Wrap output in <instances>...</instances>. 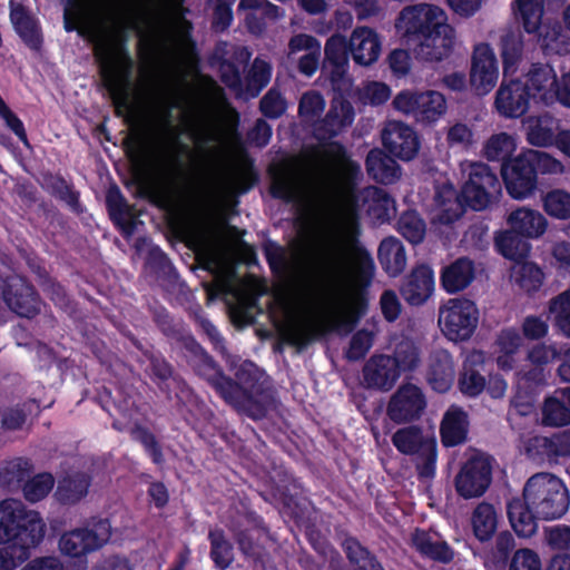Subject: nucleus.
Returning a JSON list of instances; mask_svg holds the SVG:
<instances>
[{
    "label": "nucleus",
    "instance_id": "23",
    "mask_svg": "<svg viewBox=\"0 0 570 570\" xmlns=\"http://www.w3.org/2000/svg\"><path fill=\"white\" fill-rule=\"evenodd\" d=\"M348 42L341 35H333L325 43V68H331V80L337 91L351 86L350 78L345 77L348 68Z\"/></svg>",
    "mask_w": 570,
    "mask_h": 570
},
{
    "label": "nucleus",
    "instance_id": "8",
    "mask_svg": "<svg viewBox=\"0 0 570 570\" xmlns=\"http://www.w3.org/2000/svg\"><path fill=\"white\" fill-rule=\"evenodd\" d=\"M189 242L196 254L205 262L206 268L216 275L215 284L207 286L208 298L233 293L234 288L228 279L232 272V253L224 232L200 224L190 230Z\"/></svg>",
    "mask_w": 570,
    "mask_h": 570
},
{
    "label": "nucleus",
    "instance_id": "63",
    "mask_svg": "<svg viewBox=\"0 0 570 570\" xmlns=\"http://www.w3.org/2000/svg\"><path fill=\"white\" fill-rule=\"evenodd\" d=\"M0 548V570H14L19 563L28 558L30 549H21L11 543Z\"/></svg>",
    "mask_w": 570,
    "mask_h": 570
},
{
    "label": "nucleus",
    "instance_id": "44",
    "mask_svg": "<svg viewBox=\"0 0 570 570\" xmlns=\"http://www.w3.org/2000/svg\"><path fill=\"white\" fill-rule=\"evenodd\" d=\"M412 542L419 552L431 559L442 562H448L452 559V551L449 546L435 534L416 531L412 537Z\"/></svg>",
    "mask_w": 570,
    "mask_h": 570
},
{
    "label": "nucleus",
    "instance_id": "36",
    "mask_svg": "<svg viewBox=\"0 0 570 570\" xmlns=\"http://www.w3.org/2000/svg\"><path fill=\"white\" fill-rule=\"evenodd\" d=\"M107 206L112 220L119 226L126 237H130L139 224L138 210L128 206L116 188L109 189Z\"/></svg>",
    "mask_w": 570,
    "mask_h": 570
},
{
    "label": "nucleus",
    "instance_id": "49",
    "mask_svg": "<svg viewBox=\"0 0 570 570\" xmlns=\"http://www.w3.org/2000/svg\"><path fill=\"white\" fill-rule=\"evenodd\" d=\"M549 312L554 325L564 336L570 337V288L551 299Z\"/></svg>",
    "mask_w": 570,
    "mask_h": 570
},
{
    "label": "nucleus",
    "instance_id": "15",
    "mask_svg": "<svg viewBox=\"0 0 570 570\" xmlns=\"http://www.w3.org/2000/svg\"><path fill=\"white\" fill-rule=\"evenodd\" d=\"M530 78L529 67L521 78L502 81L494 99V108L500 116L519 118L528 111L531 100L541 104Z\"/></svg>",
    "mask_w": 570,
    "mask_h": 570
},
{
    "label": "nucleus",
    "instance_id": "26",
    "mask_svg": "<svg viewBox=\"0 0 570 570\" xmlns=\"http://www.w3.org/2000/svg\"><path fill=\"white\" fill-rule=\"evenodd\" d=\"M527 141L535 147L553 146L560 124L550 114L529 116L522 121Z\"/></svg>",
    "mask_w": 570,
    "mask_h": 570
},
{
    "label": "nucleus",
    "instance_id": "30",
    "mask_svg": "<svg viewBox=\"0 0 570 570\" xmlns=\"http://www.w3.org/2000/svg\"><path fill=\"white\" fill-rule=\"evenodd\" d=\"M8 306L20 316L31 317L39 311L33 289L20 277H12L4 292Z\"/></svg>",
    "mask_w": 570,
    "mask_h": 570
},
{
    "label": "nucleus",
    "instance_id": "34",
    "mask_svg": "<svg viewBox=\"0 0 570 570\" xmlns=\"http://www.w3.org/2000/svg\"><path fill=\"white\" fill-rule=\"evenodd\" d=\"M426 377L436 392L444 393L451 387L454 380V367L446 351L440 350L430 356Z\"/></svg>",
    "mask_w": 570,
    "mask_h": 570
},
{
    "label": "nucleus",
    "instance_id": "13",
    "mask_svg": "<svg viewBox=\"0 0 570 570\" xmlns=\"http://www.w3.org/2000/svg\"><path fill=\"white\" fill-rule=\"evenodd\" d=\"M479 323L476 304L465 297L450 298L439 308V326L442 333L453 342L469 340Z\"/></svg>",
    "mask_w": 570,
    "mask_h": 570
},
{
    "label": "nucleus",
    "instance_id": "6",
    "mask_svg": "<svg viewBox=\"0 0 570 570\" xmlns=\"http://www.w3.org/2000/svg\"><path fill=\"white\" fill-rule=\"evenodd\" d=\"M396 33L406 40H419L417 56L426 61L448 58L456 45L455 28L445 10L433 3L411 4L395 20Z\"/></svg>",
    "mask_w": 570,
    "mask_h": 570
},
{
    "label": "nucleus",
    "instance_id": "14",
    "mask_svg": "<svg viewBox=\"0 0 570 570\" xmlns=\"http://www.w3.org/2000/svg\"><path fill=\"white\" fill-rule=\"evenodd\" d=\"M530 77L542 105L570 109V69L558 77L551 65L537 62L530 66Z\"/></svg>",
    "mask_w": 570,
    "mask_h": 570
},
{
    "label": "nucleus",
    "instance_id": "32",
    "mask_svg": "<svg viewBox=\"0 0 570 570\" xmlns=\"http://www.w3.org/2000/svg\"><path fill=\"white\" fill-rule=\"evenodd\" d=\"M469 431L468 414L458 406H451L441 422V440L444 446H455L465 441Z\"/></svg>",
    "mask_w": 570,
    "mask_h": 570
},
{
    "label": "nucleus",
    "instance_id": "43",
    "mask_svg": "<svg viewBox=\"0 0 570 570\" xmlns=\"http://www.w3.org/2000/svg\"><path fill=\"white\" fill-rule=\"evenodd\" d=\"M504 76L517 72L523 55V37L520 31H508L501 41Z\"/></svg>",
    "mask_w": 570,
    "mask_h": 570
},
{
    "label": "nucleus",
    "instance_id": "18",
    "mask_svg": "<svg viewBox=\"0 0 570 570\" xmlns=\"http://www.w3.org/2000/svg\"><path fill=\"white\" fill-rule=\"evenodd\" d=\"M491 459L480 452H472L455 476L454 485L464 499L479 498L491 483Z\"/></svg>",
    "mask_w": 570,
    "mask_h": 570
},
{
    "label": "nucleus",
    "instance_id": "58",
    "mask_svg": "<svg viewBox=\"0 0 570 570\" xmlns=\"http://www.w3.org/2000/svg\"><path fill=\"white\" fill-rule=\"evenodd\" d=\"M391 96L387 85L380 81H368L358 89V98L364 104L381 105Z\"/></svg>",
    "mask_w": 570,
    "mask_h": 570
},
{
    "label": "nucleus",
    "instance_id": "16",
    "mask_svg": "<svg viewBox=\"0 0 570 570\" xmlns=\"http://www.w3.org/2000/svg\"><path fill=\"white\" fill-rule=\"evenodd\" d=\"M392 441L400 452L416 455L420 476L430 479L434 475L436 440L433 434H423L415 428H404L395 432Z\"/></svg>",
    "mask_w": 570,
    "mask_h": 570
},
{
    "label": "nucleus",
    "instance_id": "9",
    "mask_svg": "<svg viewBox=\"0 0 570 570\" xmlns=\"http://www.w3.org/2000/svg\"><path fill=\"white\" fill-rule=\"evenodd\" d=\"M45 534L46 523L39 512L17 499L0 501V543L32 549L40 544Z\"/></svg>",
    "mask_w": 570,
    "mask_h": 570
},
{
    "label": "nucleus",
    "instance_id": "38",
    "mask_svg": "<svg viewBox=\"0 0 570 570\" xmlns=\"http://www.w3.org/2000/svg\"><path fill=\"white\" fill-rule=\"evenodd\" d=\"M474 269L472 262L460 258L445 266L441 273V285L446 293L463 291L472 282Z\"/></svg>",
    "mask_w": 570,
    "mask_h": 570
},
{
    "label": "nucleus",
    "instance_id": "25",
    "mask_svg": "<svg viewBox=\"0 0 570 570\" xmlns=\"http://www.w3.org/2000/svg\"><path fill=\"white\" fill-rule=\"evenodd\" d=\"M434 288V272L430 266L422 264L412 269L400 291L406 303L420 306L432 296Z\"/></svg>",
    "mask_w": 570,
    "mask_h": 570
},
{
    "label": "nucleus",
    "instance_id": "31",
    "mask_svg": "<svg viewBox=\"0 0 570 570\" xmlns=\"http://www.w3.org/2000/svg\"><path fill=\"white\" fill-rule=\"evenodd\" d=\"M522 343V336L517 328L508 327L499 332L493 353L500 370L511 371L514 368Z\"/></svg>",
    "mask_w": 570,
    "mask_h": 570
},
{
    "label": "nucleus",
    "instance_id": "12",
    "mask_svg": "<svg viewBox=\"0 0 570 570\" xmlns=\"http://www.w3.org/2000/svg\"><path fill=\"white\" fill-rule=\"evenodd\" d=\"M514 3L524 30L538 33V41L544 50L556 53L568 50V38L560 26L542 23L544 0H515Z\"/></svg>",
    "mask_w": 570,
    "mask_h": 570
},
{
    "label": "nucleus",
    "instance_id": "47",
    "mask_svg": "<svg viewBox=\"0 0 570 570\" xmlns=\"http://www.w3.org/2000/svg\"><path fill=\"white\" fill-rule=\"evenodd\" d=\"M88 488V478L85 474H76L59 482L56 497L61 503L73 504L87 494Z\"/></svg>",
    "mask_w": 570,
    "mask_h": 570
},
{
    "label": "nucleus",
    "instance_id": "52",
    "mask_svg": "<svg viewBox=\"0 0 570 570\" xmlns=\"http://www.w3.org/2000/svg\"><path fill=\"white\" fill-rule=\"evenodd\" d=\"M524 153L529 163L533 166L534 173L537 170L541 174L549 175H560L564 173L566 168L563 163L550 154L533 149H525Z\"/></svg>",
    "mask_w": 570,
    "mask_h": 570
},
{
    "label": "nucleus",
    "instance_id": "24",
    "mask_svg": "<svg viewBox=\"0 0 570 570\" xmlns=\"http://www.w3.org/2000/svg\"><path fill=\"white\" fill-rule=\"evenodd\" d=\"M348 51L355 63L371 66L381 56L382 39L374 29L365 26L357 27L350 36Z\"/></svg>",
    "mask_w": 570,
    "mask_h": 570
},
{
    "label": "nucleus",
    "instance_id": "60",
    "mask_svg": "<svg viewBox=\"0 0 570 570\" xmlns=\"http://www.w3.org/2000/svg\"><path fill=\"white\" fill-rule=\"evenodd\" d=\"M375 331L373 330H360L356 332L352 340L346 355L350 360H358L363 357L373 345L375 337Z\"/></svg>",
    "mask_w": 570,
    "mask_h": 570
},
{
    "label": "nucleus",
    "instance_id": "17",
    "mask_svg": "<svg viewBox=\"0 0 570 570\" xmlns=\"http://www.w3.org/2000/svg\"><path fill=\"white\" fill-rule=\"evenodd\" d=\"M111 537L108 520H98L85 528L65 532L59 539L60 552L70 558H79L107 544Z\"/></svg>",
    "mask_w": 570,
    "mask_h": 570
},
{
    "label": "nucleus",
    "instance_id": "4",
    "mask_svg": "<svg viewBox=\"0 0 570 570\" xmlns=\"http://www.w3.org/2000/svg\"><path fill=\"white\" fill-rule=\"evenodd\" d=\"M66 29L77 30L95 45L101 79L115 104L117 114L128 127L124 140L128 174L124 181L137 197L142 195V90L130 79L131 60L96 10L78 6L65 12Z\"/></svg>",
    "mask_w": 570,
    "mask_h": 570
},
{
    "label": "nucleus",
    "instance_id": "53",
    "mask_svg": "<svg viewBox=\"0 0 570 570\" xmlns=\"http://www.w3.org/2000/svg\"><path fill=\"white\" fill-rule=\"evenodd\" d=\"M399 232L413 244H419L425 235V224L415 212L404 213L397 223Z\"/></svg>",
    "mask_w": 570,
    "mask_h": 570
},
{
    "label": "nucleus",
    "instance_id": "21",
    "mask_svg": "<svg viewBox=\"0 0 570 570\" xmlns=\"http://www.w3.org/2000/svg\"><path fill=\"white\" fill-rule=\"evenodd\" d=\"M384 148L394 157L409 161L420 150L417 132L402 121H389L382 130Z\"/></svg>",
    "mask_w": 570,
    "mask_h": 570
},
{
    "label": "nucleus",
    "instance_id": "41",
    "mask_svg": "<svg viewBox=\"0 0 570 570\" xmlns=\"http://www.w3.org/2000/svg\"><path fill=\"white\" fill-rule=\"evenodd\" d=\"M542 269L532 262H517L511 269V281L520 289L531 293L538 291L543 284Z\"/></svg>",
    "mask_w": 570,
    "mask_h": 570
},
{
    "label": "nucleus",
    "instance_id": "1",
    "mask_svg": "<svg viewBox=\"0 0 570 570\" xmlns=\"http://www.w3.org/2000/svg\"><path fill=\"white\" fill-rule=\"evenodd\" d=\"M361 167L341 145L328 144L273 173L274 196L295 203L305 216L301 256L306 276L287 296L277 298L274 316L282 338L304 346L341 328H350L364 306L362 288L375 271L372 256L357 246L358 210L383 223L395 213L382 189L356 194Z\"/></svg>",
    "mask_w": 570,
    "mask_h": 570
},
{
    "label": "nucleus",
    "instance_id": "50",
    "mask_svg": "<svg viewBox=\"0 0 570 570\" xmlns=\"http://www.w3.org/2000/svg\"><path fill=\"white\" fill-rule=\"evenodd\" d=\"M10 18L23 40L36 47L39 43V31L36 21L27 14L22 7H12Z\"/></svg>",
    "mask_w": 570,
    "mask_h": 570
},
{
    "label": "nucleus",
    "instance_id": "2",
    "mask_svg": "<svg viewBox=\"0 0 570 570\" xmlns=\"http://www.w3.org/2000/svg\"><path fill=\"white\" fill-rule=\"evenodd\" d=\"M196 59L181 61L178 66L179 88L169 90L165 83L163 59L145 58V150L147 149V129L151 118H156L166 153L175 166H181L184 158L194 161L196 155L188 144L180 140L187 135L203 153L209 141L216 142L214 154L225 155L236 145L232 132L224 134L220 128L207 121L194 101L187 76L195 68ZM147 186V180H144Z\"/></svg>",
    "mask_w": 570,
    "mask_h": 570
},
{
    "label": "nucleus",
    "instance_id": "54",
    "mask_svg": "<svg viewBox=\"0 0 570 570\" xmlns=\"http://www.w3.org/2000/svg\"><path fill=\"white\" fill-rule=\"evenodd\" d=\"M55 480L49 473H41L29 481H27L23 485V495L26 500L29 502H38L45 499L53 489Z\"/></svg>",
    "mask_w": 570,
    "mask_h": 570
},
{
    "label": "nucleus",
    "instance_id": "33",
    "mask_svg": "<svg viewBox=\"0 0 570 570\" xmlns=\"http://www.w3.org/2000/svg\"><path fill=\"white\" fill-rule=\"evenodd\" d=\"M507 513L512 529L519 537L531 538L537 532V519L540 518L531 510L524 497L512 499L507 505Z\"/></svg>",
    "mask_w": 570,
    "mask_h": 570
},
{
    "label": "nucleus",
    "instance_id": "64",
    "mask_svg": "<svg viewBox=\"0 0 570 570\" xmlns=\"http://www.w3.org/2000/svg\"><path fill=\"white\" fill-rule=\"evenodd\" d=\"M459 385L463 394L476 396L484 390L485 382L475 370L466 368L460 377Z\"/></svg>",
    "mask_w": 570,
    "mask_h": 570
},
{
    "label": "nucleus",
    "instance_id": "20",
    "mask_svg": "<svg viewBox=\"0 0 570 570\" xmlns=\"http://www.w3.org/2000/svg\"><path fill=\"white\" fill-rule=\"evenodd\" d=\"M501 174L508 193L515 199L528 198L535 189L537 175L525 157L524 150L515 158L504 163Z\"/></svg>",
    "mask_w": 570,
    "mask_h": 570
},
{
    "label": "nucleus",
    "instance_id": "37",
    "mask_svg": "<svg viewBox=\"0 0 570 570\" xmlns=\"http://www.w3.org/2000/svg\"><path fill=\"white\" fill-rule=\"evenodd\" d=\"M377 257L383 271L391 277L399 276L406 266L405 248L395 237H387L381 242Z\"/></svg>",
    "mask_w": 570,
    "mask_h": 570
},
{
    "label": "nucleus",
    "instance_id": "5",
    "mask_svg": "<svg viewBox=\"0 0 570 570\" xmlns=\"http://www.w3.org/2000/svg\"><path fill=\"white\" fill-rule=\"evenodd\" d=\"M181 3L183 0H145V58L163 59L168 88H179V63L195 59Z\"/></svg>",
    "mask_w": 570,
    "mask_h": 570
},
{
    "label": "nucleus",
    "instance_id": "55",
    "mask_svg": "<svg viewBox=\"0 0 570 570\" xmlns=\"http://www.w3.org/2000/svg\"><path fill=\"white\" fill-rule=\"evenodd\" d=\"M325 108L324 98L315 91L305 92L299 101V117L306 124L314 125Z\"/></svg>",
    "mask_w": 570,
    "mask_h": 570
},
{
    "label": "nucleus",
    "instance_id": "10",
    "mask_svg": "<svg viewBox=\"0 0 570 570\" xmlns=\"http://www.w3.org/2000/svg\"><path fill=\"white\" fill-rule=\"evenodd\" d=\"M523 497L542 520L561 518L570 504V494L563 481L546 472L537 473L527 481Z\"/></svg>",
    "mask_w": 570,
    "mask_h": 570
},
{
    "label": "nucleus",
    "instance_id": "27",
    "mask_svg": "<svg viewBox=\"0 0 570 570\" xmlns=\"http://www.w3.org/2000/svg\"><path fill=\"white\" fill-rule=\"evenodd\" d=\"M507 222L514 234L527 239L541 237L548 228V220L540 212L524 206L513 210Z\"/></svg>",
    "mask_w": 570,
    "mask_h": 570
},
{
    "label": "nucleus",
    "instance_id": "51",
    "mask_svg": "<svg viewBox=\"0 0 570 570\" xmlns=\"http://www.w3.org/2000/svg\"><path fill=\"white\" fill-rule=\"evenodd\" d=\"M544 212L556 219L570 218V193L554 189L543 197Z\"/></svg>",
    "mask_w": 570,
    "mask_h": 570
},
{
    "label": "nucleus",
    "instance_id": "28",
    "mask_svg": "<svg viewBox=\"0 0 570 570\" xmlns=\"http://www.w3.org/2000/svg\"><path fill=\"white\" fill-rule=\"evenodd\" d=\"M541 423L552 428L570 425V387L558 389L544 397Z\"/></svg>",
    "mask_w": 570,
    "mask_h": 570
},
{
    "label": "nucleus",
    "instance_id": "40",
    "mask_svg": "<svg viewBox=\"0 0 570 570\" xmlns=\"http://www.w3.org/2000/svg\"><path fill=\"white\" fill-rule=\"evenodd\" d=\"M472 529L480 541H489L498 529L499 515L494 507L488 502H481L472 513Z\"/></svg>",
    "mask_w": 570,
    "mask_h": 570
},
{
    "label": "nucleus",
    "instance_id": "22",
    "mask_svg": "<svg viewBox=\"0 0 570 570\" xmlns=\"http://www.w3.org/2000/svg\"><path fill=\"white\" fill-rule=\"evenodd\" d=\"M426 402L421 390L412 384L401 386L392 396L387 414L395 422L417 419L425 409Z\"/></svg>",
    "mask_w": 570,
    "mask_h": 570
},
{
    "label": "nucleus",
    "instance_id": "46",
    "mask_svg": "<svg viewBox=\"0 0 570 570\" xmlns=\"http://www.w3.org/2000/svg\"><path fill=\"white\" fill-rule=\"evenodd\" d=\"M495 246L500 254L515 263L522 262L531 249L530 244L514 234L511 228L497 235Z\"/></svg>",
    "mask_w": 570,
    "mask_h": 570
},
{
    "label": "nucleus",
    "instance_id": "39",
    "mask_svg": "<svg viewBox=\"0 0 570 570\" xmlns=\"http://www.w3.org/2000/svg\"><path fill=\"white\" fill-rule=\"evenodd\" d=\"M366 166L368 174L382 184H393L401 177V168L396 161L380 149L368 153Z\"/></svg>",
    "mask_w": 570,
    "mask_h": 570
},
{
    "label": "nucleus",
    "instance_id": "42",
    "mask_svg": "<svg viewBox=\"0 0 570 570\" xmlns=\"http://www.w3.org/2000/svg\"><path fill=\"white\" fill-rule=\"evenodd\" d=\"M518 147V138L509 132H495L483 145V155L491 161H505Z\"/></svg>",
    "mask_w": 570,
    "mask_h": 570
},
{
    "label": "nucleus",
    "instance_id": "56",
    "mask_svg": "<svg viewBox=\"0 0 570 570\" xmlns=\"http://www.w3.org/2000/svg\"><path fill=\"white\" fill-rule=\"evenodd\" d=\"M206 367L210 373H204L207 375L208 380L213 383V385L218 390L222 396L229 403L238 404V394L239 386L233 383L227 377L223 376L212 364V362H206Z\"/></svg>",
    "mask_w": 570,
    "mask_h": 570
},
{
    "label": "nucleus",
    "instance_id": "59",
    "mask_svg": "<svg viewBox=\"0 0 570 570\" xmlns=\"http://www.w3.org/2000/svg\"><path fill=\"white\" fill-rule=\"evenodd\" d=\"M509 570H542V562L534 550L521 548L512 554Z\"/></svg>",
    "mask_w": 570,
    "mask_h": 570
},
{
    "label": "nucleus",
    "instance_id": "19",
    "mask_svg": "<svg viewBox=\"0 0 570 570\" xmlns=\"http://www.w3.org/2000/svg\"><path fill=\"white\" fill-rule=\"evenodd\" d=\"M499 65L493 48L485 42L473 48L470 69V85L479 96L489 94L497 85Z\"/></svg>",
    "mask_w": 570,
    "mask_h": 570
},
{
    "label": "nucleus",
    "instance_id": "7",
    "mask_svg": "<svg viewBox=\"0 0 570 570\" xmlns=\"http://www.w3.org/2000/svg\"><path fill=\"white\" fill-rule=\"evenodd\" d=\"M468 173L462 196L459 197L453 185L443 179L436 186L432 220L440 224H451L463 213V205L466 204L475 210L487 208L501 193V185L497 175L482 163H470L464 165Z\"/></svg>",
    "mask_w": 570,
    "mask_h": 570
},
{
    "label": "nucleus",
    "instance_id": "61",
    "mask_svg": "<svg viewBox=\"0 0 570 570\" xmlns=\"http://www.w3.org/2000/svg\"><path fill=\"white\" fill-rule=\"evenodd\" d=\"M446 142L451 147L466 148L474 142V135L470 126L455 122L448 127Z\"/></svg>",
    "mask_w": 570,
    "mask_h": 570
},
{
    "label": "nucleus",
    "instance_id": "62",
    "mask_svg": "<svg viewBox=\"0 0 570 570\" xmlns=\"http://www.w3.org/2000/svg\"><path fill=\"white\" fill-rule=\"evenodd\" d=\"M513 547L514 539L512 534L508 531L501 532L495 539V552L492 557L487 559L485 564L491 569H495L504 562L508 553L513 549Z\"/></svg>",
    "mask_w": 570,
    "mask_h": 570
},
{
    "label": "nucleus",
    "instance_id": "35",
    "mask_svg": "<svg viewBox=\"0 0 570 570\" xmlns=\"http://www.w3.org/2000/svg\"><path fill=\"white\" fill-rule=\"evenodd\" d=\"M354 118L351 104L342 98H334L326 117L317 125V136H334L343 128L350 126Z\"/></svg>",
    "mask_w": 570,
    "mask_h": 570
},
{
    "label": "nucleus",
    "instance_id": "57",
    "mask_svg": "<svg viewBox=\"0 0 570 570\" xmlns=\"http://www.w3.org/2000/svg\"><path fill=\"white\" fill-rule=\"evenodd\" d=\"M209 539L214 562L222 569L227 568L233 561L232 546L224 539V534L219 530L210 531Z\"/></svg>",
    "mask_w": 570,
    "mask_h": 570
},
{
    "label": "nucleus",
    "instance_id": "48",
    "mask_svg": "<svg viewBox=\"0 0 570 570\" xmlns=\"http://www.w3.org/2000/svg\"><path fill=\"white\" fill-rule=\"evenodd\" d=\"M560 355V351L558 350L556 344H546L540 343L533 345L527 353L528 361L535 366V368H542L543 366L548 365L550 362H552L554 358H557ZM531 381H537L541 376V370H534L533 373L523 374Z\"/></svg>",
    "mask_w": 570,
    "mask_h": 570
},
{
    "label": "nucleus",
    "instance_id": "45",
    "mask_svg": "<svg viewBox=\"0 0 570 570\" xmlns=\"http://www.w3.org/2000/svg\"><path fill=\"white\" fill-rule=\"evenodd\" d=\"M391 347L394 348L395 368L401 372H410L416 368L420 363V355L415 344L405 337L394 336L391 341Z\"/></svg>",
    "mask_w": 570,
    "mask_h": 570
},
{
    "label": "nucleus",
    "instance_id": "29",
    "mask_svg": "<svg viewBox=\"0 0 570 570\" xmlns=\"http://www.w3.org/2000/svg\"><path fill=\"white\" fill-rule=\"evenodd\" d=\"M363 373L366 385L379 390H390L399 379L395 362L387 355L372 356Z\"/></svg>",
    "mask_w": 570,
    "mask_h": 570
},
{
    "label": "nucleus",
    "instance_id": "11",
    "mask_svg": "<svg viewBox=\"0 0 570 570\" xmlns=\"http://www.w3.org/2000/svg\"><path fill=\"white\" fill-rule=\"evenodd\" d=\"M392 105L399 112L426 126L435 125L448 112L446 98L436 90L416 91L405 89L394 97Z\"/></svg>",
    "mask_w": 570,
    "mask_h": 570
},
{
    "label": "nucleus",
    "instance_id": "3",
    "mask_svg": "<svg viewBox=\"0 0 570 570\" xmlns=\"http://www.w3.org/2000/svg\"><path fill=\"white\" fill-rule=\"evenodd\" d=\"M196 59L181 61L178 66L179 88L169 90L165 83L163 59L145 58V150L147 149V129L151 118H156L166 153L175 166H181L184 158L194 161L196 155L188 144L180 140L187 135L203 153L209 141L216 142L214 154L225 155L236 145L232 132L224 134L220 128L207 121L194 101L187 76L195 68ZM147 186V180H144Z\"/></svg>",
    "mask_w": 570,
    "mask_h": 570
}]
</instances>
